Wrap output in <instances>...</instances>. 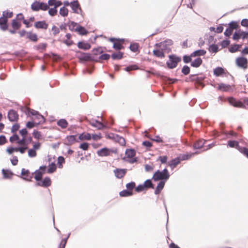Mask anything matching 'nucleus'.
<instances>
[{
  "label": "nucleus",
  "instance_id": "1",
  "mask_svg": "<svg viewBox=\"0 0 248 248\" xmlns=\"http://www.w3.org/2000/svg\"><path fill=\"white\" fill-rule=\"evenodd\" d=\"M26 109V113H28L29 116H32L31 119L36 124H39L45 122L44 117L37 111L29 108H27Z\"/></svg>",
  "mask_w": 248,
  "mask_h": 248
},
{
  "label": "nucleus",
  "instance_id": "2",
  "mask_svg": "<svg viewBox=\"0 0 248 248\" xmlns=\"http://www.w3.org/2000/svg\"><path fill=\"white\" fill-rule=\"evenodd\" d=\"M170 177V174L166 169H164L162 171L157 170L153 175V179L155 181H158L161 180L165 182L167 181Z\"/></svg>",
  "mask_w": 248,
  "mask_h": 248
},
{
  "label": "nucleus",
  "instance_id": "3",
  "mask_svg": "<svg viewBox=\"0 0 248 248\" xmlns=\"http://www.w3.org/2000/svg\"><path fill=\"white\" fill-rule=\"evenodd\" d=\"M31 9L34 11H46L48 9L47 3L35 0L31 5Z\"/></svg>",
  "mask_w": 248,
  "mask_h": 248
},
{
  "label": "nucleus",
  "instance_id": "4",
  "mask_svg": "<svg viewBox=\"0 0 248 248\" xmlns=\"http://www.w3.org/2000/svg\"><path fill=\"white\" fill-rule=\"evenodd\" d=\"M195 154H190L183 155L179 158H176L172 159L170 163L169 166L171 168V169H173L177 165H178L180 162V160H187L190 158L192 155H193Z\"/></svg>",
  "mask_w": 248,
  "mask_h": 248
},
{
  "label": "nucleus",
  "instance_id": "5",
  "mask_svg": "<svg viewBox=\"0 0 248 248\" xmlns=\"http://www.w3.org/2000/svg\"><path fill=\"white\" fill-rule=\"evenodd\" d=\"M135 155L134 150L127 149L125 151L124 159L131 163H133L137 161V159L135 157Z\"/></svg>",
  "mask_w": 248,
  "mask_h": 248
},
{
  "label": "nucleus",
  "instance_id": "6",
  "mask_svg": "<svg viewBox=\"0 0 248 248\" xmlns=\"http://www.w3.org/2000/svg\"><path fill=\"white\" fill-rule=\"evenodd\" d=\"M172 44V41L171 40H168L164 42H161L158 44H156V46L165 53H168L170 51V49L169 46L171 45Z\"/></svg>",
  "mask_w": 248,
  "mask_h": 248
},
{
  "label": "nucleus",
  "instance_id": "7",
  "mask_svg": "<svg viewBox=\"0 0 248 248\" xmlns=\"http://www.w3.org/2000/svg\"><path fill=\"white\" fill-rule=\"evenodd\" d=\"M180 58L174 55H170L169 56V60L167 62V64L169 68L172 69L175 68L179 62L180 61Z\"/></svg>",
  "mask_w": 248,
  "mask_h": 248
},
{
  "label": "nucleus",
  "instance_id": "8",
  "mask_svg": "<svg viewBox=\"0 0 248 248\" xmlns=\"http://www.w3.org/2000/svg\"><path fill=\"white\" fill-rule=\"evenodd\" d=\"M109 40L113 43V47L114 49L116 50H120L122 49V43L123 42L124 39H117L111 38L109 39Z\"/></svg>",
  "mask_w": 248,
  "mask_h": 248
},
{
  "label": "nucleus",
  "instance_id": "9",
  "mask_svg": "<svg viewBox=\"0 0 248 248\" xmlns=\"http://www.w3.org/2000/svg\"><path fill=\"white\" fill-rule=\"evenodd\" d=\"M236 63L237 66L243 69L247 68L248 60L244 57H239L236 59Z\"/></svg>",
  "mask_w": 248,
  "mask_h": 248
},
{
  "label": "nucleus",
  "instance_id": "10",
  "mask_svg": "<svg viewBox=\"0 0 248 248\" xmlns=\"http://www.w3.org/2000/svg\"><path fill=\"white\" fill-rule=\"evenodd\" d=\"M70 6L73 12L76 14H80L82 10L77 0H74L70 2Z\"/></svg>",
  "mask_w": 248,
  "mask_h": 248
},
{
  "label": "nucleus",
  "instance_id": "11",
  "mask_svg": "<svg viewBox=\"0 0 248 248\" xmlns=\"http://www.w3.org/2000/svg\"><path fill=\"white\" fill-rule=\"evenodd\" d=\"M20 177L27 181H31L32 176L28 170L22 169L21 170Z\"/></svg>",
  "mask_w": 248,
  "mask_h": 248
},
{
  "label": "nucleus",
  "instance_id": "12",
  "mask_svg": "<svg viewBox=\"0 0 248 248\" xmlns=\"http://www.w3.org/2000/svg\"><path fill=\"white\" fill-rule=\"evenodd\" d=\"M46 169V166H42L40 168L39 170H36L35 172L34 178L36 181L39 182L41 180L43 174L45 173Z\"/></svg>",
  "mask_w": 248,
  "mask_h": 248
},
{
  "label": "nucleus",
  "instance_id": "13",
  "mask_svg": "<svg viewBox=\"0 0 248 248\" xmlns=\"http://www.w3.org/2000/svg\"><path fill=\"white\" fill-rule=\"evenodd\" d=\"M8 117L10 121L15 122L18 120V115L16 111L10 110L8 113Z\"/></svg>",
  "mask_w": 248,
  "mask_h": 248
},
{
  "label": "nucleus",
  "instance_id": "14",
  "mask_svg": "<svg viewBox=\"0 0 248 248\" xmlns=\"http://www.w3.org/2000/svg\"><path fill=\"white\" fill-rule=\"evenodd\" d=\"M51 179L49 177H46L43 181H39L36 184V186L47 187L51 185Z\"/></svg>",
  "mask_w": 248,
  "mask_h": 248
},
{
  "label": "nucleus",
  "instance_id": "15",
  "mask_svg": "<svg viewBox=\"0 0 248 248\" xmlns=\"http://www.w3.org/2000/svg\"><path fill=\"white\" fill-rule=\"evenodd\" d=\"M125 169H117L114 170L115 176L118 178H122L126 173Z\"/></svg>",
  "mask_w": 248,
  "mask_h": 248
},
{
  "label": "nucleus",
  "instance_id": "16",
  "mask_svg": "<svg viewBox=\"0 0 248 248\" xmlns=\"http://www.w3.org/2000/svg\"><path fill=\"white\" fill-rule=\"evenodd\" d=\"M110 150L107 148H102L97 152V155L100 156H106L109 155Z\"/></svg>",
  "mask_w": 248,
  "mask_h": 248
},
{
  "label": "nucleus",
  "instance_id": "17",
  "mask_svg": "<svg viewBox=\"0 0 248 248\" xmlns=\"http://www.w3.org/2000/svg\"><path fill=\"white\" fill-rule=\"evenodd\" d=\"M7 19L5 17L2 16L0 18V28L3 31H5L7 29L8 26L7 24Z\"/></svg>",
  "mask_w": 248,
  "mask_h": 248
},
{
  "label": "nucleus",
  "instance_id": "18",
  "mask_svg": "<svg viewBox=\"0 0 248 248\" xmlns=\"http://www.w3.org/2000/svg\"><path fill=\"white\" fill-rule=\"evenodd\" d=\"M3 178L6 179H10L13 176V173L10 170L3 169L2 170Z\"/></svg>",
  "mask_w": 248,
  "mask_h": 248
},
{
  "label": "nucleus",
  "instance_id": "19",
  "mask_svg": "<svg viewBox=\"0 0 248 248\" xmlns=\"http://www.w3.org/2000/svg\"><path fill=\"white\" fill-rule=\"evenodd\" d=\"M71 24L77 26L75 30L77 31H78L80 34L85 35L87 33V31L84 27L78 25L76 23L74 22H72Z\"/></svg>",
  "mask_w": 248,
  "mask_h": 248
},
{
  "label": "nucleus",
  "instance_id": "20",
  "mask_svg": "<svg viewBox=\"0 0 248 248\" xmlns=\"http://www.w3.org/2000/svg\"><path fill=\"white\" fill-rule=\"evenodd\" d=\"M78 142L76 140V136L70 135L66 137L65 143L67 145H72L75 142Z\"/></svg>",
  "mask_w": 248,
  "mask_h": 248
},
{
  "label": "nucleus",
  "instance_id": "21",
  "mask_svg": "<svg viewBox=\"0 0 248 248\" xmlns=\"http://www.w3.org/2000/svg\"><path fill=\"white\" fill-rule=\"evenodd\" d=\"M90 123L93 126L97 128L98 129H102L104 126L102 123L95 120H92Z\"/></svg>",
  "mask_w": 248,
  "mask_h": 248
},
{
  "label": "nucleus",
  "instance_id": "22",
  "mask_svg": "<svg viewBox=\"0 0 248 248\" xmlns=\"http://www.w3.org/2000/svg\"><path fill=\"white\" fill-rule=\"evenodd\" d=\"M47 4L48 6H54V7H58L62 4V2L60 0H49L48 1V3Z\"/></svg>",
  "mask_w": 248,
  "mask_h": 248
},
{
  "label": "nucleus",
  "instance_id": "23",
  "mask_svg": "<svg viewBox=\"0 0 248 248\" xmlns=\"http://www.w3.org/2000/svg\"><path fill=\"white\" fill-rule=\"evenodd\" d=\"M78 138L80 140H90L92 139V136L89 133H83L79 135Z\"/></svg>",
  "mask_w": 248,
  "mask_h": 248
},
{
  "label": "nucleus",
  "instance_id": "24",
  "mask_svg": "<svg viewBox=\"0 0 248 248\" xmlns=\"http://www.w3.org/2000/svg\"><path fill=\"white\" fill-rule=\"evenodd\" d=\"M229 102L230 104L233 106L234 107L241 108L243 106L241 102L238 101L232 98H229Z\"/></svg>",
  "mask_w": 248,
  "mask_h": 248
},
{
  "label": "nucleus",
  "instance_id": "25",
  "mask_svg": "<svg viewBox=\"0 0 248 248\" xmlns=\"http://www.w3.org/2000/svg\"><path fill=\"white\" fill-rule=\"evenodd\" d=\"M34 26L36 28L46 29L48 25L45 21H43L36 22Z\"/></svg>",
  "mask_w": 248,
  "mask_h": 248
},
{
  "label": "nucleus",
  "instance_id": "26",
  "mask_svg": "<svg viewBox=\"0 0 248 248\" xmlns=\"http://www.w3.org/2000/svg\"><path fill=\"white\" fill-rule=\"evenodd\" d=\"M218 90L223 92L229 91L231 90V87L229 85L221 83L217 88Z\"/></svg>",
  "mask_w": 248,
  "mask_h": 248
},
{
  "label": "nucleus",
  "instance_id": "27",
  "mask_svg": "<svg viewBox=\"0 0 248 248\" xmlns=\"http://www.w3.org/2000/svg\"><path fill=\"white\" fill-rule=\"evenodd\" d=\"M57 124L62 128H66L68 124L67 121L64 119H62L58 120L57 122Z\"/></svg>",
  "mask_w": 248,
  "mask_h": 248
},
{
  "label": "nucleus",
  "instance_id": "28",
  "mask_svg": "<svg viewBox=\"0 0 248 248\" xmlns=\"http://www.w3.org/2000/svg\"><path fill=\"white\" fill-rule=\"evenodd\" d=\"M69 10L65 6H62L60 8L59 10V14L62 17H66L68 15Z\"/></svg>",
  "mask_w": 248,
  "mask_h": 248
},
{
  "label": "nucleus",
  "instance_id": "29",
  "mask_svg": "<svg viewBox=\"0 0 248 248\" xmlns=\"http://www.w3.org/2000/svg\"><path fill=\"white\" fill-rule=\"evenodd\" d=\"M206 51L203 49H200L198 50H196L191 54V57H197V56H203L205 54Z\"/></svg>",
  "mask_w": 248,
  "mask_h": 248
},
{
  "label": "nucleus",
  "instance_id": "30",
  "mask_svg": "<svg viewBox=\"0 0 248 248\" xmlns=\"http://www.w3.org/2000/svg\"><path fill=\"white\" fill-rule=\"evenodd\" d=\"M78 46L79 48L84 50H88L91 48V45L89 43L85 42H78Z\"/></svg>",
  "mask_w": 248,
  "mask_h": 248
},
{
  "label": "nucleus",
  "instance_id": "31",
  "mask_svg": "<svg viewBox=\"0 0 248 248\" xmlns=\"http://www.w3.org/2000/svg\"><path fill=\"white\" fill-rule=\"evenodd\" d=\"M164 51H162L159 47H157V48L154 50L153 51V54L155 56L159 57V58H163L164 57Z\"/></svg>",
  "mask_w": 248,
  "mask_h": 248
},
{
  "label": "nucleus",
  "instance_id": "32",
  "mask_svg": "<svg viewBox=\"0 0 248 248\" xmlns=\"http://www.w3.org/2000/svg\"><path fill=\"white\" fill-rule=\"evenodd\" d=\"M165 182L164 181H161L160 182L156 188V189L155 191V194H158L161 190L163 188L165 185Z\"/></svg>",
  "mask_w": 248,
  "mask_h": 248
},
{
  "label": "nucleus",
  "instance_id": "33",
  "mask_svg": "<svg viewBox=\"0 0 248 248\" xmlns=\"http://www.w3.org/2000/svg\"><path fill=\"white\" fill-rule=\"evenodd\" d=\"M202 63V60L200 58H198L191 62V65L194 67H198Z\"/></svg>",
  "mask_w": 248,
  "mask_h": 248
},
{
  "label": "nucleus",
  "instance_id": "34",
  "mask_svg": "<svg viewBox=\"0 0 248 248\" xmlns=\"http://www.w3.org/2000/svg\"><path fill=\"white\" fill-rule=\"evenodd\" d=\"M205 141L203 140H201L196 142L194 145V149H200L202 148L204 144Z\"/></svg>",
  "mask_w": 248,
  "mask_h": 248
},
{
  "label": "nucleus",
  "instance_id": "35",
  "mask_svg": "<svg viewBox=\"0 0 248 248\" xmlns=\"http://www.w3.org/2000/svg\"><path fill=\"white\" fill-rule=\"evenodd\" d=\"M224 73L223 68L218 67L214 70V74L216 76H219Z\"/></svg>",
  "mask_w": 248,
  "mask_h": 248
},
{
  "label": "nucleus",
  "instance_id": "36",
  "mask_svg": "<svg viewBox=\"0 0 248 248\" xmlns=\"http://www.w3.org/2000/svg\"><path fill=\"white\" fill-rule=\"evenodd\" d=\"M27 37L31 41L36 42L37 40V37L36 34L28 32L27 33Z\"/></svg>",
  "mask_w": 248,
  "mask_h": 248
},
{
  "label": "nucleus",
  "instance_id": "37",
  "mask_svg": "<svg viewBox=\"0 0 248 248\" xmlns=\"http://www.w3.org/2000/svg\"><path fill=\"white\" fill-rule=\"evenodd\" d=\"M12 26L15 30H18L21 26L20 22L16 19H13L12 22Z\"/></svg>",
  "mask_w": 248,
  "mask_h": 248
},
{
  "label": "nucleus",
  "instance_id": "38",
  "mask_svg": "<svg viewBox=\"0 0 248 248\" xmlns=\"http://www.w3.org/2000/svg\"><path fill=\"white\" fill-rule=\"evenodd\" d=\"M237 150L248 158V149L245 147H237Z\"/></svg>",
  "mask_w": 248,
  "mask_h": 248
},
{
  "label": "nucleus",
  "instance_id": "39",
  "mask_svg": "<svg viewBox=\"0 0 248 248\" xmlns=\"http://www.w3.org/2000/svg\"><path fill=\"white\" fill-rule=\"evenodd\" d=\"M132 195L131 191L124 190L120 192V195L121 197H128Z\"/></svg>",
  "mask_w": 248,
  "mask_h": 248
},
{
  "label": "nucleus",
  "instance_id": "40",
  "mask_svg": "<svg viewBox=\"0 0 248 248\" xmlns=\"http://www.w3.org/2000/svg\"><path fill=\"white\" fill-rule=\"evenodd\" d=\"M16 143L18 145H19L20 146H25V145L28 146V143H27V141H26L25 138L22 137V139H19V138L18 140H17Z\"/></svg>",
  "mask_w": 248,
  "mask_h": 248
},
{
  "label": "nucleus",
  "instance_id": "41",
  "mask_svg": "<svg viewBox=\"0 0 248 248\" xmlns=\"http://www.w3.org/2000/svg\"><path fill=\"white\" fill-rule=\"evenodd\" d=\"M240 47V46L237 44L232 45L231 47L229 48V51L232 53L235 52L238 50Z\"/></svg>",
  "mask_w": 248,
  "mask_h": 248
},
{
  "label": "nucleus",
  "instance_id": "42",
  "mask_svg": "<svg viewBox=\"0 0 248 248\" xmlns=\"http://www.w3.org/2000/svg\"><path fill=\"white\" fill-rule=\"evenodd\" d=\"M228 145L232 148H236L237 149V147H240V146L238 144V142L236 141H231L230 140L228 141Z\"/></svg>",
  "mask_w": 248,
  "mask_h": 248
},
{
  "label": "nucleus",
  "instance_id": "43",
  "mask_svg": "<svg viewBox=\"0 0 248 248\" xmlns=\"http://www.w3.org/2000/svg\"><path fill=\"white\" fill-rule=\"evenodd\" d=\"M28 149V146H19L16 147V152H19L21 154H24L26 150Z\"/></svg>",
  "mask_w": 248,
  "mask_h": 248
},
{
  "label": "nucleus",
  "instance_id": "44",
  "mask_svg": "<svg viewBox=\"0 0 248 248\" xmlns=\"http://www.w3.org/2000/svg\"><path fill=\"white\" fill-rule=\"evenodd\" d=\"M28 156L30 157H31V158L35 157L37 155L36 151L34 149H30L28 150Z\"/></svg>",
  "mask_w": 248,
  "mask_h": 248
},
{
  "label": "nucleus",
  "instance_id": "45",
  "mask_svg": "<svg viewBox=\"0 0 248 248\" xmlns=\"http://www.w3.org/2000/svg\"><path fill=\"white\" fill-rule=\"evenodd\" d=\"M111 57L113 59H120L123 57V53L121 52H118L116 53H113Z\"/></svg>",
  "mask_w": 248,
  "mask_h": 248
},
{
  "label": "nucleus",
  "instance_id": "46",
  "mask_svg": "<svg viewBox=\"0 0 248 248\" xmlns=\"http://www.w3.org/2000/svg\"><path fill=\"white\" fill-rule=\"evenodd\" d=\"M57 7H54L49 9L48 8V14L51 16H54L57 14Z\"/></svg>",
  "mask_w": 248,
  "mask_h": 248
},
{
  "label": "nucleus",
  "instance_id": "47",
  "mask_svg": "<svg viewBox=\"0 0 248 248\" xmlns=\"http://www.w3.org/2000/svg\"><path fill=\"white\" fill-rule=\"evenodd\" d=\"M56 169V165L54 163H52L49 165V168L48 169V173H52Z\"/></svg>",
  "mask_w": 248,
  "mask_h": 248
},
{
  "label": "nucleus",
  "instance_id": "48",
  "mask_svg": "<svg viewBox=\"0 0 248 248\" xmlns=\"http://www.w3.org/2000/svg\"><path fill=\"white\" fill-rule=\"evenodd\" d=\"M138 44L137 43H133L130 45V49L133 52H136L138 51Z\"/></svg>",
  "mask_w": 248,
  "mask_h": 248
},
{
  "label": "nucleus",
  "instance_id": "49",
  "mask_svg": "<svg viewBox=\"0 0 248 248\" xmlns=\"http://www.w3.org/2000/svg\"><path fill=\"white\" fill-rule=\"evenodd\" d=\"M218 46L217 45H213L210 46L209 51L211 52L216 53L218 51Z\"/></svg>",
  "mask_w": 248,
  "mask_h": 248
},
{
  "label": "nucleus",
  "instance_id": "50",
  "mask_svg": "<svg viewBox=\"0 0 248 248\" xmlns=\"http://www.w3.org/2000/svg\"><path fill=\"white\" fill-rule=\"evenodd\" d=\"M2 16L6 18H10L13 16V13L8 11H5L3 12Z\"/></svg>",
  "mask_w": 248,
  "mask_h": 248
},
{
  "label": "nucleus",
  "instance_id": "51",
  "mask_svg": "<svg viewBox=\"0 0 248 248\" xmlns=\"http://www.w3.org/2000/svg\"><path fill=\"white\" fill-rule=\"evenodd\" d=\"M7 153L9 154H12L14 152H16V147H9L6 149Z\"/></svg>",
  "mask_w": 248,
  "mask_h": 248
},
{
  "label": "nucleus",
  "instance_id": "52",
  "mask_svg": "<svg viewBox=\"0 0 248 248\" xmlns=\"http://www.w3.org/2000/svg\"><path fill=\"white\" fill-rule=\"evenodd\" d=\"M89 146V144L88 143L84 142L80 144V145H79V148L82 149L83 150L86 151L88 149Z\"/></svg>",
  "mask_w": 248,
  "mask_h": 248
},
{
  "label": "nucleus",
  "instance_id": "53",
  "mask_svg": "<svg viewBox=\"0 0 248 248\" xmlns=\"http://www.w3.org/2000/svg\"><path fill=\"white\" fill-rule=\"evenodd\" d=\"M33 136L34 138L36 139H41L42 138V136L40 132L37 131H34L33 133Z\"/></svg>",
  "mask_w": 248,
  "mask_h": 248
},
{
  "label": "nucleus",
  "instance_id": "54",
  "mask_svg": "<svg viewBox=\"0 0 248 248\" xmlns=\"http://www.w3.org/2000/svg\"><path fill=\"white\" fill-rule=\"evenodd\" d=\"M143 185L145 188H148L152 186V183L150 180H147Z\"/></svg>",
  "mask_w": 248,
  "mask_h": 248
},
{
  "label": "nucleus",
  "instance_id": "55",
  "mask_svg": "<svg viewBox=\"0 0 248 248\" xmlns=\"http://www.w3.org/2000/svg\"><path fill=\"white\" fill-rule=\"evenodd\" d=\"M135 184L134 182H131L126 184V187L129 191L132 190L133 188L135 187Z\"/></svg>",
  "mask_w": 248,
  "mask_h": 248
},
{
  "label": "nucleus",
  "instance_id": "56",
  "mask_svg": "<svg viewBox=\"0 0 248 248\" xmlns=\"http://www.w3.org/2000/svg\"><path fill=\"white\" fill-rule=\"evenodd\" d=\"M64 162V159L62 156H59L58 158V163L59 164V168H62V164Z\"/></svg>",
  "mask_w": 248,
  "mask_h": 248
},
{
  "label": "nucleus",
  "instance_id": "57",
  "mask_svg": "<svg viewBox=\"0 0 248 248\" xmlns=\"http://www.w3.org/2000/svg\"><path fill=\"white\" fill-rule=\"evenodd\" d=\"M229 28L230 29H232V30H233V29H235L237 28L238 23L236 22L232 21L229 24Z\"/></svg>",
  "mask_w": 248,
  "mask_h": 248
},
{
  "label": "nucleus",
  "instance_id": "58",
  "mask_svg": "<svg viewBox=\"0 0 248 248\" xmlns=\"http://www.w3.org/2000/svg\"><path fill=\"white\" fill-rule=\"evenodd\" d=\"M241 38L240 37V30L235 32L233 35V39L234 40H238Z\"/></svg>",
  "mask_w": 248,
  "mask_h": 248
},
{
  "label": "nucleus",
  "instance_id": "59",
  "mask_svg": "<svg viewBox=\"0 0 248 248\" xmlns=\"http://www.w3.org/2000/svg\"><path fill=\"white\" fill-rule=\"evenodd\" d=\"M190 71V69L187 66H184L182 68V72L185 75H187Z\"/></svg>",
  "mask_w": 248,
  "mask_h": 248
},
{
  "label": "nucleus",
  "instance_id": "60",
  "mask_svg": "<svg viewBox=\"0 0 248 248\" xmlns=\"http://www.w3.org/2000/svg\"><path fill=\"white\" fill-rule=\"evenodd\" d=\"M117 141L121 145H124L125 144V141L124 138L121 137H117Z\"/></svg>",
  "mask_w": 248,
  "mask_h": 248
},
{
  "label": "nucleus",
  "instance_id": "61",
  "mask_svg": "<svg viewBox=\"0 0 248 248\" xmlns=\"http://www.w3.org/2000/svg\"><path fill=\"white\" fill-rule=\"evenodd\" d=\"M92 138L94 140H98L101 139L102 136L101 134H93L91 135Z\"/></svg>",
  "mask_w": 248,
  "mask_h": 248
},
{
  "label": "nucleus",
  "instance_id": "62",
  "mask_svg": "<svg viewBox=\"0 0 248 248\" xmlns=\"http://www.w3.org/2000/svg\"><path fill=\"white\" fill-rule=\"evenodd\" d=\"M19 136L17 135L16 134L14 135L13 136L11 137L10 138V141L11 142H14L16 141V142L18 140Z\"/></svg>",
  "mask_w": 248,
  "mask_h": 248
},
{
  "label": "nucleus",
  "instance_id": "63",
  "mask_svg": "<svg viewBox=\"0 0 248 248\" xmlns=\"http://www.w3.org/2000/svg\"><path fill=\"white\" fill-rule=\"evenodd\" d=\"M192 57H191V55L190 56H184L183 57L184 62L185 63H188L189 62L191 61V59H192Z\"/></svg>",
  "mask_w": 248,
  "mask_h": 248
},
{
  "label": "nucleus",
  "instance_id": "64",
  "mask_svg": "<svg viewBox=\"0 0 248 248\" xmlns=\"http://www.w3.org/2000/svg\"><path fill=\"white\" fill-rule=\"evenodd\" d=\"M240 37L243 39L247 38L248 37V31L246 32L240 30Z\"/></svg>",
  "mask_w": 248,
  "mask_h": 248
}]
</instances>
